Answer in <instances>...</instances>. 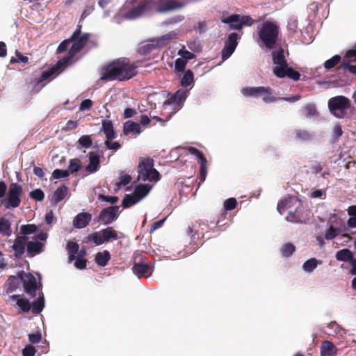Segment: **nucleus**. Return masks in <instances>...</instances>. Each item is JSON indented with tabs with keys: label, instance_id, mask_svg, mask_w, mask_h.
<instances>
[{
	"label": "nucleus",
	"instance_id": "f257e3e1",
	"mask_svg": "<svg viewBox=\"0 0 356 356\" xmlns=\"http://www.w3.org/2000/svg\"><path fill=\"white\" fill-rule=\"evenodd\" d=\"M90 38V34L82 33L81 26L79 25L70 38L72 45L68 51V55L60 59L54 66L43 72L38 78V83L44 81L54 74L61 67L68 65L74 56L84 48Z\"/></svg>",
	"mask_w": 356,
	"mask_h": 356
},
{
	"label": "nucleus",
	"instance_id": "f03ea898",
	"mask_svg": "<svg viewBox=\"0 0 356 356\" xmlns=\"http://www.w3.org/2000/svg\"><path fill=\"white\" fill-rule=\"evenodd\" d=\"M136 66L127 58H120L104 66L100 80L110 81L129 80L136 75Z\"/></svg>",
	"mask_w": 356,
	"mask_h": 356
},
{
	"label": "nucleus",
	"instance_id": "7ed1b4c3",
	"mask_svg": "<svg viewBox=\"0 0 356 356\" xmlns=\"http://www.w3.org/2000/svg\"><path fill=\"white\" fill-rule=\"evenodd\" d=\"M259 38L265 47L269 49L275 47L279 35V26L273 22H264L259 29Z\"/></svg>",
	"mask_w": 356,
	"mask_h": 356
},
{
	"label": "nucleus",
	"instance_id": "20e7f679",
	"mask_svg": "<svg viewBox=\"0 0 356 356\" xmlns=\"http://www.w3.org/2000/svg\"><path fill=\"white\" fill-rule=\"evenodd\" d=\"M176 33L170 32L161 37L148 40L142 42L138 47V52L140 55L146 56L156 49H160L168 44L171 40L175 38Z\"/></svg>",
	"mask_w": 356,
	"mask_h": 356
},
{
	"label": "nucleus",
	"instance_id": "39448f33",
	"mask_svg": "<svg viewBox=\"0 0 356 356\" xmlns=\"http://www.w3.org/2000/svg\"><path fill=\"white\" fill-rule=\"evenodd\" d=\"M154 160L150 157L140 161L138 165V179L144 181L157 182L159 181L161 175L154 168Z\"/></svg>",
	"mask_w": 356,
	"mask_h": 356
},
{
	"label": "nucleus",
	"instance_id": "423d86ee",
	"mask_svg": "<svg viewBox=\"0 0 356 356\" xmlns=\"http://www.w3.org/2000/svg\"><path fill=\"white\" fill-rule=\"evenodd\" d=\"M350 100L342 95L332 97L328 101L330 113L337 118H345L346 111L350 108Z\"/></svg>",
	"mask_w": 356,
	"mask_h": 356
},
{
	"label": "nucleus",
	"instance_id": "0eeeda50",
	"mask_svg": "<svg viewBox=\"0 0 356 356\" xmlns=\"http://www.w3.org/2000/svg\"><path fill=\"white\" fill-rule=\"evenodd\" d=\"M188 95V90H178L175 94L164 102L163 107L166 108L168 106H172L173 110H179L182 107Z\"/></svg>",
	"mask_w": 356,
	"mask_h": 356
},
{
	"label": "nucleus",
	"instance_id": "6e6552de",
	"mask_svg": "<svg viewBox=\"0 0 356 356\" xmlns=\"http://www.w3.org/2000/svg\"><path fill=\"white\" fill-rule=\"evenodd\" d=\"M22 194V186L17 183H12L8 193L7 207H18L21 203Z\"/></svg>",
	"mask_w": 356,
	"mask_h": 356
},
{
	"label": "nucleus",
	"instance_id": "1a4fd4ad",
	"mask_svg": "<svg viewBox=\"0 0 356 356\" xmlns=\"http://www.w3.org/2000/svg\"><path fill=\"white\" fill-rule=\"evenodd\" d=\"M22 280L24 291L31 297H35L37 291L39 289L36 278L32 274L28 273L24 275H22Z\"/></svg>",
	"mask_w": 356,
	"mask_h": 356
},
{
	"label": "nucleus",
	"instance_id": "9d476101",
	"mask_svg": "<svg viewBox=\"0 0 356 356\" xmlns=\"http://www.w3.org/2000/svg\"><path fill=\"white\" fill-rule=\"evenodd\" d=\"M119 207L111 206L103 209L99 216L98 221L102 222L104 225L111 224L118 218L119 216Z\"/></svg>",
	"mask_w": 356,
	"mask_h": 356
},
{
	"label": "nucleus",
	"instance_id": "9b49d317",
	"mask_svg": "<svg viewBox=\"0 0 356 356\" xmlns=\"http://www.w3.org/2000/svg\"><path fill=\"white\" fill-rule=\"evenodd\" d=\"M272 58L273 64L275 66L273 67V73L276 75L277 70L286 68L288 63L284 56V51L283 49L280 48L277 51L272 52Z\"/></svg>",
	"mask_w": 356,
	"mask_h": 356
},
{
	"label": "nucleus",
	"instance_id": "f8f14e48",
	"mask_svg": "<svg viewBox=\"0 0 356 356\" xmlns=\"http://www.w3.org/2000/svg\"><path fill=\"white\" fill-rule=\"evenodd\" d=\"M26 236H17L12 245L14 250V256L16 259L22 258L25 252V247L27 241Z\"/></svg>",
	"mask_w": 356,
	"mask_h": 356
},
{
	"label": "nucleus",
	"instance_id": "ddd939ff",
	"mask_svg": "<svg viewBox=\"0 0 356 356\" xmlns=\"http://www.w3.org/2000/svg\"><path fill=\"white\" fill-rule=\"evenodd\" d=\"M69 189L65 184H62L57 188L51 195L50 202L52 204H57L63 200L68 195Z\"/></svg>",
	"mask_w": 356,
	"mask_h": 356
},
{
	"label": "nucleus",
	"instance_id": "4468645a",
	"mask_svg": "<svg viewBox=\"0 0 356 356\" xmlns=\"http://www.w3.org/2000/svg\"><path fill=\"white\" fill-rule=\"evenodd\" d=\"M171 152L178 156H204L203 153L200 152L199 149L194 147L189 146L177 147L175 149H172Z\"/></svg>",
	"mask_w": 356,
	"mask_h": 356
},
{
	"label": "nucleus",
	"instance_id": "2eb2a0df",
	"mask_svg": "<svg viewBox=\"0 0 356 356\" xmlns=\"http://www.w3.org/2000/svg\"><path fill=\"white\" fill-rule=\"evenodd\" d=\"M148 6L149 1L147 0L143 1L138 6L129 10L126 15L129 19H136L140 17L147 10Z\"/></svg>",
	"mask_w": 356,
	"mask_h": 356
},
{
	"label": "nucleus",
	"instance_id": "dca6fc26",
	"mask_svg": "<svg viewBox=\"0 0 356 356\" xmlns=\"http://www.w3.org/2000/svg\"><path fill=\"white\" fill-rule=\"evenodd\" d=\"M92 219V215L87 212L80 213L73 220V225L76 228L86 227Z\"/></svg>",
	"mask_w": 356,
	"mask_h": 356
},
{
	"label": "nucleus",
	"instance_id": "f3484780",
	"mask_svg": "<svg viewBox=\"0 0 356 356\" xmlns=\"http://www.w3.org/2000/svg\"><path fill=\"white\" fill-rule=\"evenodd\" d=\"M182 7L183 4L176 0H166L159 4L157 10L159 13H166Z\"/></svg>",
	"mask_w": 356,
	"mask_h": 356
},
{
	"label": "nucleus",
	"instance_id": "a211bd4d",
	"mask_svg": "<svg viewBox=\"0 0 356 356\" xmlns=\"http://www.w3.org/2000/svg\"><path fill=\"white\" fill-rule=\"evenodd\" d=\"M275 76L279 78L289 77L293 81H298L300 78V74L289 67V65L283 70L282 69L277 70Z\"/></svg>",
	"mask_w": 356,
	"mask_h": 356
},
{
	"label": "nucleus",
	"instance_id": "6ab92c4d",
	"mask_svg": "<svg viewBox=\"0 0 356 356\" xmlns=\"http://www.w3.org/2000/svg\"><path fill=\"white\" fill-rule=\"evenodd\" d=\"M197 163L200 165V181L198 182V187H200L206 179L207 170L211 162L206 157H197Z\"/></svg>",
	"mask_w": 356,
	"mask_h": 356
},
{
	"label": "nucleus",
	"instance_id": "aec40b11",
	"mask_svg": "<svg viewBox=\"0 0 356 356\" xmlns=\"http://www.w3.org/2000/svg\"><path fill=\"white\" fill-rule=\"evenodd\" d=\"M133 272L138 277H148L152 274L151 267L147 264L135 263L133 266Z\"/></svg>",
	"mask_w": 356,
	"mask_h": 356
},
{
	"label": "nucleus",
	"instance_id": "412c9836",
	"mask_svg": "<svg viewBox=\"0 0 356 356\" xmlns=\"http://www.w3.org/2000/svg\"><path fill=\"white\" fill-rule=\"evenodd\" d=\"M44 244L40 241H29L26 243L27 257H33L43 251Z\"/></svg>",
	"mask_w": 356,
	"mask_h": 356
},
{
	"label": "nucleus",
	"instance_id": "4be33fe9",
	"mask_svg": "<svg viewBox=\"0 0 356 356\" xmlns=\"http://www.w3.org/2000/svg\"><path fill=\"white\" fill-rule=\"evenodd\" d=\"M140 132L141 129L138 123L129 120L124 124L123 133L124 135L128 136L132 134L134 136H138Z\"/></svg>",
	"mask_w": 356,
	"mask_h": 356
},
{
	"label": "nucleus",
	"instance_id": "5701e85b",
	"mask_svg": "<svg viewBox=\"0 0 356 356\" xmlns=\"http://www.w3.org/2000/svg\"><path fill=\"white\" fill-rule=\"evenodd\" d=\"M101 131H103L108 140H113L116 137V134L113 129V124L111 120H102Z\"/></svg>",
	"mask_w": 356,
	"mask_h": 356
},
{
	"label": "nucleus",
	"instance_id": "b1692460",
	"mask_svg": "<svg viewBox=\"0 0 356 356\" xmlns=\"http://www.w3.org/2000/svg\"><path fill=\"white\" fill-rule=\"evenodd\" d=\"M292 135L294 140L300 142L310 141L313 138V134L305 129H295Z\"/></svg>",
	"mask_w": 356,
	"mask_h": 356
},
{
	"label": "nucleus",
	"instance_id": "393cba45",
	"mask_svg": "<svg viewBox=\"0 0 356 356\" xmlns=\"http://www.w3.org/2000/svg\"><path fill=\"white\" fill-rule=\"evenodd\" d=\"M24 272H21L18 274L17 277L10 275L8 277V286L6 290L7 293H10L13 292L20 286V284L22 282V276Z\"/></svg>",
	"mask_w": 356,
	"mask_h": 356
},
{
	"label": "nucleus",
	"instance_id": "a878e982",
	"mask_svg": "<svg viewBox=\"0 0 356 356\" xmlns=\"http://www.w3.org/2000/svg\"><path fill=\"white\" fill-rule=\"evenodd\" d=\"M268 91L264 86L259 87H247L242 90V93L245 97H259L263 92Z\"/></svg>",
	"mask_w": 356,
	"mask_h": 356
},
{
	"label": "nucleus",
	"instance_id": "bb28decb",
	"mask_svg": "<svg viewBox=\"0 0 356 356\" xmlns=\"http://www.w3.org/2000/svg\"><path fill=\"white\" fill-rule=\"evenodd\" d=\"M337 348L330 341H325L321 347V356H335L337 355Z\"/></svg>",
	"mask_w": 356,
	"mask_h": 356
},
{
	"label": "nucleus",
	"instance_id": "cd10ccee",
	"mask_svg": "<svg viewBox=\"0 0 356 356\" xmlns=\"http://www.w3.org/2000/svg\"><path fill=\"white\" fill-rule=\"evenodd\" d=\"M222 22L229 24L232 29H241V22L239 15L234 14L227 17L223 18L222 19Z\"/></svg>",
	"mask_w": 356,
	"mask_h": 356
},
{
	"label": "nucleus",
	"instance_id": "c85d7f7f",
	"mask_svg": "<svg viewBox=\"0 0 356 356\" xmlns=\"http://www.w3.org/2000/svg\"><path fill=\"white\" fill-rule=\"evenodd\" d=\"M151 188L152 186L149 184H139L135 188L133 194L140 201L149 193Z\"/></svg>",
	"mask_w": 356,
	"mask_h": 356
},
{
	"label": "nucleus",
	"instance_id": "c756f323",
	"mask_svg": "<svg viewBox=\"0 0 356 356\" xmlns=\"http://www.w3.org/2000/svg\"><path fill=\"white\" fill-rule=\"evenodd\" d=\"M102 239L104 243H107L110 241L117 240L118 238V233L111 227L103 229L101 231Z\"/></svg>",
	"mask_w": 356,
	"mask_h": 356
},
{
	"label": "nucleus",
	"instance_id": "7c9ffc66",
	"mask_svg": "<svg viewBox=\"0 0 356 356\" xmlns=\"http://www.w3.org/2000/svg\"><path fill=\"white\" fill-rule=\"evenodd\" d=\"M92 144L91 136L83 135L79 138L76 143V147L78 149H88L92 146Z\"/></svg>",
	"mask_w": 356,
	"mask_h": 356
},
{
	"label": "nucleus",
	"instance_id": "2f4dec72",
	"mask_svg": "<svg viewBox=\"0 0 356 356\" xmlns=\"http://www.w3.org/2000/svg\"><path fill=\"white\" fill-rule=\"evenodd\" d=\"M0 233L7 236H10L12 234L11 224L4 217L0 218Z\"/></svg>",
	"mask_w": 356,
	"mask_h": 356
},
{
	"label": "nucleus",
	"instance_id": "473e14b6",
	"mask_svg": "<svg viewBox=\"0 0 356 356\" xmlns=\"http://www.w3.org/2000/svg\"><path fill=\"white\" fill-rule=\"evenodd\" d=\"M31 306L33 314H39L42 311L44 307V298L42 291L40 293L38 300L33 302Z\"/></svg>",
	"mask_w": 356,
	"mask_h": 356
},
{
	"label": "nucleus",
	"instance_id": "72a5a7b5",
	"mask_svg": "<svg viewBox=\"0 0 356 356\" xmlns=\"http://www.w3.org/2000/svg\"><path fill=\"white\" fill-rule=\"evenodd\" d=\"M111 259V254L108 251L104 250L103 252H98L95 256V261L100 266H105Z\"/></svg>",
	"mask_w": 356,
	"mask_h": 356
},
{
	"label": "nucleus",
	"instance_id": "f704fd0d",
	"mask_svg": "<svg viewBox=\"0 0 356 356\" xmlns=\"http://www.w3.org/2000/svg\"><path fill=\"white\" fill-rule=\"evenodd\" d=\"M67 250L69 253V261H72L76 258V254L79 252V245L76 242L68 241L67 243Z\"/></svg>",
	"mask_w": 356,
	"mask_h": 356
},
{
	"label": "nucleus",
	"instance_id": "c9c22d12",
	"mask_svg": "<svg viewBox=\"0 0 356 356\" xmlns=\"http://www.w3.org/2000/svg\"><path fill=\"white\" fill-rule=\"evenodd\" d=\"M302 209V207H299L296 209L295 211H290L286 220L293 222H302L303 221L302 214L300 213Z\"/></svg>",
	"mask_w": 356,
	"mask_h": 356
},
{
	"label": "nucleus",
	"instance_id": "e433bc0d",
	"mask_svg": "<svg viewBox=\"0 0 356 356\" xmlns=\"http://www.w3.org/2000/svg\"><path fill=\"white\" fill-rule=\"evenodd\" d=\"M336 259L338 261H348L353 259L352 252L349 249H342L336 254Z\"/></svg>",
	"mask_w": 356,
	"mask_h": 356
},
{
	"label": "nucleus",
	"instance_id": "4c0bfd02",
	"mask_svg": "<svg viewBox=\"0 0 356 356\" xmlns=\"http://www.w3.org/2000/svg\"><path fill=\"white\" fill-rule=\"evenodd\" d=\"M194 83V75L193 72L191 70H188L185 72L184 76L181 79V85L183 87H188L191 86Z\"/></svg>",
	"mask_w": 356,
	"mask_h": 356
},
{
	"label": "nucleus",
	"instance_id": "58836bf2",
	"mask_svg": "<svg viewBox=\"0 0 356 356\" xmlns=\"http://www.w3.org/2000/svg\"><path fill=\"white\" fill-rule=\"evenodd\" d=\"M138 202L140 201L134 194H127L122 200V207L123 208H129L132 205L137 204Z\"/></svg>",
	"mask_w": 356,
	"mask_h": 356
},
{
	"label": "nucleus",
	"instance_id": "ea45409f",
	"mask_svg": "<svg viewBox=\"0 0 356 356\" xmlns=\"http://www.w3.org/2000/svg\"><path fill=\"white\" fill-rule=\"evenodd\" d=\"M236 204H237V201L235 198L230 197V198L227 199L224 202V204H223L224 211H222V217L225 218L227 215L226 211L234 209L236 207Z\"/></svg>",
	"mask_w": 356,
	"mask_h": 356
},
{
	"label": "nucleus",
	"instance_id": "a19ab883",
	"mask_svg": "<svg viewBox=\"0 0 356 356\" xmlns=\"http://www.w3.org/2000/svg\"><path fill=\"white\" fill-rule=\"evenodd\" d=\"M90 163L86 167V170L90 173H93L97 171L100 167L99 157H89Z\"/></svg>",
	"mask_w": 356,
	"mask_h": 356
},
{
	"label": "nucleus",
	"instance_id": "79ce46f5",
	"mask_svg": "<svg viewBox=\"0 0 356 356\" xmlns=\"http://www.w3.org/2000/svg\"><path fill=\"white\" fill-rule=\"evenodd\" d=\"M268 91L263 92L261 95L265 103H271L279 100L278 97L273 95V90L270 87H265Z\"/></svg>",
	"mask_w": 356,
	"mask_h": 356
},
{
	"label": "nucleus",
	"instance_id": "37998d69",
	"mask_svg": "<svg viewBox=\"0 0 356 356\" xmlns=\"http://www.w3.org/2000/svg\"><path fill=\"white\" fill-rule=\"evenodd\" d=\"M340 60L341 56L339 55H335L324 63V67L327 70H330L336 67L339 63Z\"/></svg>",
	"mask_w": 356,
	"mask_h": 356
},
{
	"label": "nucleus",
	"instance_id": "c03bdc74",
	"mask_svg": "<svg viewBox=\"0 0 356 356\" xmlns=\"http://www.w3.org/2000/svg\"><path fill=\"white\" fill-rule=\"evenodd\" d=\"M318 260L315 258H312L307 260L303 264V270L305 272L311 273L312 272L318 265Z\"/></svg>",
	"mask_w": 356,
	"mask_h": 356
},
{
	"label": "nucleus",
	"instance_id": "a18cd8bd",
	"mask_svg": "<svg viewBox=\"0 0 356 356\" xmlns=\"http://www.w3.org/2000/svg\"><path fill=\"white\" fill-rule=\"evenodd\" d=\"M296 250V247L294 245L290 243H285L282 249L281 252L283 257H289L293 254V253Z\"/></svg>",
	"mask_w": 356,
	"mask_h": 356
},
{
	"label": "nucleus",
	"instance_id": "49530a36",
	"mask_svg": "<svg viewBox=\"0 0 356 356\" xmlns=\"http://www.w3.org/2000/svg\"><path fill=\"white\" fill-rule=\"evenodd\" d=\"M238 35L236 33H232L229 35L227 40L225 42V45L236 49L238 44Z\"/></svg>",
	"mask_w": 356,
	"mask_h": 356
},
{
	"label": "nucleus",
	"instance_id": "de8ad7c7",
	"mask_svg": "<svg viewBox=\"0 0 356 356\" xmlns=\"http://www.w3.org/2000/svg\"><path fill=\"white\" fill-rule=\"evenodd\" d=\"M37 229V226L34 224L23 225L20 227L21 233L24 235L23 236L35 233Z\"/></svg>",
	"mask_w": 356,
	"mask_h": 356
},
{
	"label": "nucleus",
	"instance_id": "09e8293b",
	"mask_svg": "<svg viewBox=\"0 0 356 356\" xmlns=\"http://www.w3.org/2000/svg\"><path fill=\"white\" fill-rule=\"evenodd\" d=\"M88 240L93 242L96 245H99L104 243L101 232H94L88 235Z\"/></svg>",
	"mask_w": 356,
	"mask_h": 356
},
{
	"label": "nucleus",
	"instance_id": "8fccbe9b",
	"mask_svg": "<svg viewBox=\"0 0 356 356\" xmlns=\"http://www.w3.org/2000/svg\"><path fill=\"white\" fill-rule=\"evenodd\" d=\"M17 305L24 312H29L31 308V305L29 301L24 298L17 299Z\"/></svg>",
	"mask_w": 356,
	"mask_h": 356
},
{
	"label": "nucleus",
	"instance_id": "3c124183",
	"mask_svg": "<svg viewBox=\"0 0 356 356\" xmlns=\"http://www.w3.org/2000/svg\"><path fill=\"white\" fill-rule=\"evenodd\" d=\"M30 197L36 201L41 202L44 199V193L42 189L38 188L30 193Z\"/></svg>",
	"mask_w": 356,
	"mask_h": 356
},
{
	"label": "nucleus",
	"instance_id": "603ef678",
	"mask_svg": "<svg viewBox=\"0 0 356 356\" xmlns=\"http://www.w3.org/2000/svg\"><path fill=\"white\" fill-rule=\"evenodd\" d=\"M81 169V162L79 159H71L69 165V173H74L78 172Z\"/></svg>",
	"mask_w": 356,
	"mask_h": 356
},
{
	"label": "nucleus",
	"instance_id": "864d4df0",
	"mask_svg": "<svg viewBox=\"0 0 356 356\" xmlns=\"http://www.w3.org/2000/svg\"><path fill=\"white\" fill-rule=\"evenodd\" d=\"M187 64V61L186 60L182 59L181 58H179L176 59L175 63V70L177 72H184L186 68V65Z\"/></svg>",
	"mask_w": 356,
	"mask_h": 356
},
{
	"label": "nucleus",
	"instance_id": "5fc2aeb1",
	"mask_svg": "<svg viewBox=\"0 0 356 356\" xmlns=\"http://www.w3.org/2000/svg\"><path fill=\"white\" fill-rule=\"evenodd\" d=\"M69 175H70L69 170H67L56 169L55 170H54V172L52 173V177L54 179H59L61 178H65V177H68Z\"/></svg>",
	"mask_w": 356,
	"mask_h": 356
},
{
	"label": "nucleus",
	"instance_id": "6e6d98bb",
	"mask_svg": "<svg viewBox=\"0 0 356 356\" xmlns=\"http://www.w3.org/2000/svg\"><path fill=\"white\" fill-rule=\"evenodd\" d=\"M178 55L180 56L182 59L186 60V61L195 58V54L193 53L184 49H179Z\"/></svg>",
	"mask_w": 356,
	"mask_h": 356
},
{
	"label": "nucleus",
	"instance_id": "4d7b16f0",
	"mask_svg": "<svg viewBox=\"0 0 356 356\" xmlns=\"http://www.w3.org/2000/svg\"><path fill=\"white\" fill-rule=\"evenodd\" d=\"M305 111L306 112V115L308 117L315 116L318 114V111L316 110V107L314 104H307L305 107Z\"/></svg>",
	"mask_w": 356,
	"mask_h": 356
},
{
	"label": "nucleus",
	"instance_id": "13d9d810",
	"mask_svg": "<svg viewBox=\"0 0 356 356\" xmlns=\"http://www.w3.org/2000/svg\"><path fill=\"white\" fill-rule=\"evenodd\" d=\"M234 51H235V49L230 47H227L225 45L222 50V54H221L222 60H225L227 58H229L231 56V55L234 53Z\"/></svg>",
	"mask_w": 356,
	"mask_h": 356
},
{
	"label": "nucleus",
	"instance_id": "bf43d9fd",
	"mask_svg": "<svg viewBox=\"0 0 356 356\" xmlns=\"http://www.w3.org/2000/svg\"><path fill=\"white\" fill-rule=\"evenodd\" d=\"M131 181V177L129 175H122L120 177V181L117 184L118 187L125 186Z\"/></svg>",
	"mask_w": 356,
	"mask_h": 356
},
{
	"label": "nucleus",
	"instance_id": "052dcab7",
	"mask_svg": "<svg viewBox=\"0 0 356 356\" xmlns=\"http://www.w3.org/2000/svg\"><path fill=\"white\" fill-rule=\"evenodd\" d=\"M74 260H75L74 266L76 268L83 270L86 268V265H87V259H86L79 258V257H76Z\"/></svg>",
	"mask_w": 356,
	"mask_h": 356
},
{
	"label": "nucleus",
	"instance_id": "680f3d73",
	"mask_svg": "<svg viewBox=\"0 0 356 356\" xmlns=\"http://www.w3.org/2000/svg\"><path fill=\"white\" fill-rule=\"evenodd\" d=\"M36 353V349L31 345L26 346L22 350L23 356H34Z\"/></svg>",
	"mask_w": 356,
	"mask_h": 356
},
{
	"label": "nucleus",
	"instance_id": "e2e57ef3",
	"mask_svg": "<svg viewBox=\"0 0 356 356\" xmlns=\"http://www.w3.org/2000/svg\"><path fill=\"white\" fill-rule=\"evenodd\" d=\"M111 140H108L105 141L104 144L107 149L111 150H117L120 148L121 145L118 142H111Z\"/></svg>",
	"mask_w": 356,
	"mask_h": 356
},
{
	"label": "nucleus",
	"instance_id": "0e129e2a",
	"mask_svg": "<svg viewBox=\"0 0 356 356\" xmlns=\"http://www.w3.org/2000/svg\"><path fill=\"white\" fill-rule=\"evenodd\" d=\"M42 339V334L38 332L36 333H32L29 335V340L32 343H38Z\"/></svg>",
	"mask_w": 356,
	"mask_h": 356
},
{
	"label": "nucleus",
	"instance_id": "69168bd1",
	"mask_svg": "<svg viewBox=\"0 0 356 356\" xmlns=\"http://www.w3.org/2000/svg\"><path fill=\"white\" fill-rule=\"evenodd\" d=\"M289 200H282L278 202L277 206V209L278 210V211L280 213H282V212L284 210L288 209L289 208Z\"/></svg>",
	"mask_w": 356,
	"mask_h": 356
},
{
	"label": "nucleus",
	"instance_id": "338daca9",
	"mask_svg": "<svg viewBox=\"0 0 356 356\" xmlns=\"http://www.w3.org/2000/svg\"><path fill=\"white\" fill-rule=\"evenodd\" d=\"M71 43V41L70 40V38L64 40L62 41L60 44L58 45L57 48V52L58 53H63L67 49L68 45Z\"/></svg>",
	"mask_w": 356,
	"mask_h": 356
},
{
	"label": "nucleus",
	"instance_id": "774afa93",
	"mask_svg": "<svg viewBox=\"0 0 356 356\" xmlns=\"http://www.w3.org/2000/svg\"><path fill=\"white\" fill-rule=\"evenodd\" d=\"M92 106V101L90 99H86L82 101V102L80 104L79 110L80 111H85V110H89Z\"/></svg>",
	"mask_w": 356,
	"mask_h": 356
}]
</instances>
